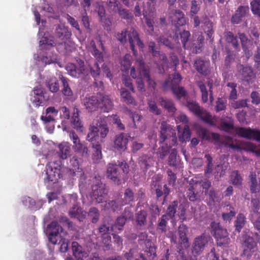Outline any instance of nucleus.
Wrapping results in <instances>:
<instances>
[{"instance_id": "f257e3e1", "label": "nucleus", "mask_w": 260, "mask_h": 260, "mask_svg": "<svg viewBox=\"0 0 260 260\" xmlns=\"http://www.w3.org/2000/svg\"><path fill=\"white\" fill-rule=\"evenodd\" d=\"M116 38L122 44H125L128 41L130 48L135 55L137 53V51L135 49V43L140 49H142L144 47V44L140 39L138 32L133 27L131 28L129 30L123 29L121 32L117 33Z\"/></svg>"}, {"instance_id": "f03ea898", "label": "nucleus", "mask_w": 260, "mask_h": 260, "mask_svg": "<svg viewBox=\"0 0 260 260\" xmlns=\"http://www.w3.org/2000/svg\"><path fill=\"white\" fill-rule=\"evenodd\" d=\"M182 78L181 75L177 72H175L164 81L161 84V87L164 91H167L170 88L171 89L173 94L177 99H180L182 98H185L187 92L184 88L179 86Z\"/></svg>"}, {"instance_id": "7ed1b4c3", "label": "nucleus", "mask_w": 260, "mask_h": 260, "mask_svg": "<svg viewBox=\"0 0 260 260\" xmlns=\"http://www.w3.org/2000/svg\"><path fill=\"white\" fill-rule=\"evenodd\" d=\"M208 229L211 234L215 238L218 246L228 245L229 244L230 239L227 230L223 228L219 222L212 221Z\"/></svg>"}, {"instance_id": "20e7f679", "label": "nucleus", "mask_w": 260, "mask_h": 260, "mask_svg": "<svg viewBox=\"0 0 260 260\" xmlns=\"http://www.w3.org/2000/svg\"><path fill=\"white\" fill-rule=\"evenodd\" d=\"M165 142L170 145H175L177 139L175 129L166 121H162L160 127L159 143L162 144Z\"/></svg>"}, {"instance_id": "39448f33", "label": "nucleus", "mask_w": 260, "mask_h": 260, "mask_svg": "<svg viewBox=\"0 0 260 260\" xmlns=\"http://www.w3.org/2000/svg\"><path fill=\"white\" fill-rule=\"evenodd\" d=\"M91 189L90 196L92 201L95 203H103L105 200L107 194L105 184L95 177L94 179Z\"/></svg>"}, {"instance_id": "423d86ee", "label": "nucleus", "mask_w": 260, "mask_h": 260, "mask_svg": "<svg viewBox=\"0 0 260 260\" xmlns=\"http://www.w3.org/2000/svg\"><path fill=\"white\" fill-rule=\"evenodd\" d=\"M61 162L60 161H54L49 162L47 164L46 169V178L44 179L45 182H56L60 178Z\"/></svg>"}, {"instance_id": "0eeeda50", "label": "nucleus", "mask_w": 260, "mask_h": 260, "mask_svg": "<svg viewBox=\"0 0 260 260\" xmlns=\"http://www.w3.org/2000/svg\"><path fill=\"white\" fill-rule=\"evenodd\" d=\"M106 175L107 178L116 185H119L125 182L123 174L116 163L111 162L108 164Z\"/></svg>"}, {"instance_id": "6e6552de", "label": "nucleus", "mask_w": 260, "mask_h": 260, "mask_svg": "<svg viewBox=\"0 0 260 260\" xmlns=\"http://www.w3.org/2000/svg\"><path fill=\"white\" fill-rule=\"evenodd\" d=\"M211 241H213L212 237L205 232L196 237L192 246V253L196 255L200 254Z\"/></svg>"}, {"instance_id": "1a4fd4ad", "label": "nucleus", "mask_w": 260, "mask_h": 260, "mask_svg": "<svg viewBox=\"0 0 260 260\" xmlns=\"http://www.w3.org/2000/svg\"><path fill=\"white\" fill-rule=\"evenodd\" d=\"M242 238L243 253L247 256H251L257 250V243L254 238L248 234L243 235Z\"/></svg>"}, {"instance_id": "9d476101", "label": "nucleus", "mask_w": 260, "mask_h": 260, "mask_svg": "<svg viewBox=\"0 0 260 260\" xmlns=\"http://www.w3.org/2000/svg\"><path fill=\"white\" fill-rule=\"evenodd\" d=\"M236 134L240 137L247 139H254L260 142V130L250 127H237L235 128Z\"/></svg>"}, {"instance_id": "9b49d317", "label": "nucleus", "mask_w": 260, "mask_h": 260, "mask_svg": "<svg viewBox=\"0 0 260 260\" xmlns=\"http://www.w3.org/2000/svg\"><path fill=\"white\" fill-rule=\"evenodd\" d=\"M129 136L128 134L121 133L115 136L113 141V148L119 152H123L127 148Z\"/></svg>"}, {"instance_id": "f8f14e48", "label": "nucleus", "mask_w": 260, "mask_h": 260, "mask_svg": "<svg viewBox=\"0 0 260 260\" xmlns=\"http://www.w3.org/2000/svg\"><path fill=\"white\" fill-rule=\"evenodd\" d=\"M66 70L68 73L74 77H79L81 75H85L87 73L86 68L84 62L82 60L78 61V65L70 63L66 66Z\"/></svg>"}, {"instance_id": "ddd939ff", "label": "nucleus", "mask_w": 260, "mask_h": 260, "mask_svg": "<svg viewBox=\"0 0 260 260\" xmlns=\"http://www.w3.org/2000/svg\"><path fill=\"white\" fill-rule=\"evenodd\" d=\"M249 8L248 6H240L236 10L231 18V22L234 24H238L244 21L249 15Z\"/></svg>"}, {"instance_id": "4468645a", "label": "nucleus", "mask_w": 260, "mask_h": 260, "mask_svg": "<svg viewBox=\"0 0 260 260\" xmlns=\"http://www.w3.org/2000/svg\"><path fill=\"white\" fill-rule=\"evenodd\" d=\"M49 230L48 240L53 244H56L58 240V234L59 232L62 231V228L58 222L53 221L48 226Z\"/></svg>"}, {"instance_id": "2eb2a0df", "label": "nucleus", "mask_w": 260, "mask_h": 260, "mask_svg": "<svg viewBox=\"0 0 260 260\" xmlns=\"http://www.w3.org/2000/svg\"><path fill=\"white\" fill-rule=\"evenodd\" d=\"M136 63L139 67V76L143 77L144 79L148 83L149 86L155 89L156 83L153 79L151 78L149 72L145 68V63L143 59L137 60Z\"/></svg>"}, {"instance_id": "dca6fc26", "label": "nucleus", "mask_w": 260, "mask_h": 260, "mask_svg": "<svg viewBox=\"0 0 260 260\" xmlns=\"http://www.w3.org/2000/svg\"><path fill=\"white\" fill-rule=\"evenodd\" d=\"M193 67L199 74L206 76L210 73V63L201 58H198L194 61Z\"/></svg>"}, {"instance_id": "f3484780", "label": "nucleus", "mask_w": 260, "mask_h": 260, "mask_svg": "<svg viewBox=\"0 0 260 260\" xmlns=\"http://www.w3.org/2000/svg\"><path fill=\"white\" fill-rule=\"evenodd\" d=\"M84 105L89 112H93L100 108L99 92L96 94L86 97L84 100Z\"/></svg>"}, {"instance_id": "a211bd4d", "label": "nucleus", "mask_w": 260, "mask_h": 260, "mask_svg": "<svg viewBox=\"0 0 260 260\" xmlns=\"http://www.w3.org/2000/svg\"><path fill=\"white\" fill-rule=\"evenodd\" d=\"M239 72L242 77V80L248 83H252L256 77L252 68L249 66L241 65Z\"/></svg>"}, {"instance_id": "6ab92c4d", "label": "nucleus", "mask_w": 260, "mask_h": 260, "mask_svg": "<svg viewBox=\"0 0 260 260\" xmlns=\"http://www.w3.org/2000/svg\"><path fill=\"white\" fill-rule=\"evenodd\" d=\"M70 164L72 167L69 169V175L72 177H82L84 175L82 169L80 167L79 161L76 156H73L70 160Z\"/></svg>"}, {"instance_id": "aec40b11", "label": "nucleus", "mask_w": 260, "mask_h": 260, "mask_svg": "<svg viewBox=\"0 0 260 260\" xmlns=\"http://www.w3.org/2000/svg\"><path fill=\"white\" fill-rule=\"evenodd\" d=\"M100 108L104 112H109L113 108V101L109 95L99 92Z\"/></svg>"}, {"instance_id": "412c9836", "label": "nucleus", "mask_w": 260, "mask_h": 260, "mask_svg": "<svg viewBox=\"0 0 260 260\" xmlns=\"http://www.w3.org/2000/svg\"><path fill=\"white\" fill-rule=\"evenodd\" d=\"M34 96L31 99V101L36 107L42 106L45 101L44 96L45 91L41 87H36L34 90Z\"/></svg>"}, {"instance_id": "4be33fe9", "label": "nucleus", "mask_w": 260, "mask_h": 260, "mask_svg": "<svg viewBox=\"0 0 260 260\" xmlns=\"http://www.w3.org/2000/svg\"><path fill=\"white\" fill-rule=\"evenodd\" d=\"M172 22L176 27L183 26L186 23V18L182 11L180 10H173L171 13Z\"/></svg>"}, {"instance_id": "5701e85b", "label": "nucleus", "mask_w": 260, "mask_h": 260, "mask_svg": "<svg viewBox=\"0 0 260 260\" xmlns=\"http://www.w3.org/2000/svg\"><path fill=\"white\" fill-rule=\"evenodd\" d=\"M190 37V34L189 31L188 30H183L182 31H179V32L176 31L175 35L174 36V39L178 43H179V39H180L182 44L183 45V47L185 49H191L190 46L187 45V42L189 40Z\"/></svg>"}, {"instance_id": "b1692460", "label": "nucleus", "mask_w": 260, "mask_h": 260, "mask_svg": "<svg viewBox=\"0 0 260 260\" xmlns=\"http://www.w3.org/2000/svg\"><path fill=\"white\" fill-rule=\"evenodd\" d=\"M72 248L73 255L77 260H84V258L88 256L87 252L77 242L74 241L72 242Z\"/></svg>"}, {"instance_id": "393cba45", "label": "nucleus", "mask_w": 260, "mask_h": 260, "mask_svg": "<svg viewBox=\"0 0 260 260\" xmlns=\"http://www.w3.org/2000/svg\"><path fill=\"white\" fill-rule=\"evenodd\" d=\"M55 35L57 38L62 41V42L58 43V46H63V48H65V40H67V38L71 35V34L68 31L67 28L64 26L58 25L56 28Z\"/></svg>"}, {"instance_id": "a878e982", "label": "nucleus", "mask_w": 260, "mask_h": 260, "mask_svg": "<svg viewBox=\"0 0 260 260\" xmlns=\"http://www.w3.org/2000/svg\"><path fill=\"white\" fill-rule=\"evenodd\" d=\"M179 140L182 142L189 141L191 136V132L188 124L183 126L179 125L177 126Z\"/></svg>"}, {"instance_id": "bb28decb", "label": "nucleus", "mask_w": 260, "mask_h": 260, "mask_svg": "<svg viewBox=\"0 0 260 260\" xmlns=\"http://www.w3.org/2000/svg\"><path fill=\"white\" fill-rule=\"evenodd\" d=\"M58 113V110L56 109L54 107H49L46 109L45 115H42L41 119L45 123L54 121L55 117L57 115Z\"/></svg>"}, {"instance_id": "cd10ccee", "label": "nucleus", "mask_w": 260, "mask_h": 260, "mask_svg": "<svg viewBox=\"0 0 260 260\" xmlns=\"http://www.w3.org/2000/svg\"><path fill=\"white\" fill-rule=\"evenodd\" d=\"M156 45L154 42H150L148 44L149 51L151 53L152 56L154 57H157L159 59L161 60L162 62L161 66H164L167 63V57L166 54L159 51L156 50Z\"/></svg>"}, {"instance_id": "c85d7f7f", "label": "nucleus", "mask_w": 260, "mask_h": 260, "mask_svg": "<svg viewBox=\"0 0 260 260\" xmlns=\"http://www.w3.org/2000/svg\"><path fill=\"white\" fill-rule=\"evenodd\" d=\"M188 231V226L184 223L181 224L178 230L179 240L181 244H183L185 247L188 246L189 244L188 238L187 234Z\"/></svg>"}, {"instance_id": "c756f323", "label": "nucleus", "mask_w": 260, "mask_h": 260, "mask_svg": "<svg viewBox=\"0 0 260 260\" xmlns=\"http://www.w3.org/2000/svg\"><path fill=\"white\" fill-rule=\"evenodd\" d=\"M59 79L61 82V92L62 94L68 98L72 97L73 95V91L69 85L70 80L63 76H61Z\"/></svg>"}, {"instance_id": "7c9ffc66", "label": "nucleus", "mask_w": 260, "mask_h": 260, "mask_svg": "<svg viewBox=\"0 0 260 260\" xmlns=\"http://www.w3.org/2000/svg\"><path fill=\"white\" fill-rule=\"evenodd\" d=\"M45 84L49 90L52 93H56L59 90V84L55 77L47 78Z\"/></svg>"}, {"instance_id": "2f4dec72", "label": "nucleus", "mask_w": 260, "mask_h": 260, "mask_svg": "<svg viewBox=\"0 0 260 260\" xmlns=\"http://www.w3.org/2000/svg\"><path fill=\"white\" fill-rule=\"evenodd\" d=\"M147 212L144 209H141L136 214V222L137 225L143 227L147 224Z\"/></svg>"}, {"instance_id": "473e14b6", "label": "nucleus", "mask_w": 260, "mask_h": 260, "mask_svg": "<svg viewBox=\"0 0 260 260\" xmlns=\"http://www.w3.org/2000/svg\"><path fill=\"white\" fill-rule=\"evenodd\" d=\"M197 116L200 118L204 122L209 124L211 126H215L216 125L214 121L212 120L211 114L205 110L203 108L200 110L199 114L197 115Z\"/></svg>"}, {"instance_id": "72a5a7b5", "label": "nucleus", "mask_w": 260, "mask_h": 260, "mask_svg": "<svg viewBox=\"0 0 260 260\" xmlns=\"http://www.w3.org/2000/svg\"><path fill=\"white\" fill-rule=\"evenodd\" d=\"M197 116L200 118L204 122L209 124L211 126H215L216 125L214 121L212 120L211 114L205 110L203 108L200 110L199 114L197 115Z\"/></svg>"}, {"instance_id": "f704fd0d", "label": "nucleus", "mask_w": 260, "mask_h": 260, "mask_svg": "<svg viewBox=\"0 0 260 260\" xmlns=\"http://www.w3.org/2000/svg\"><path fill=\"white\" fill-rule=\"evenodd\" d=\"M197 116L200 118L204 122L209 124L211 126H215L216 125L214 121L212 120L211 114L205 110L203 108L200 110L199 114L197 115Z\"/></svg>"}, {"instance_id": "c9c22d12", "label": "nucleus", "mask_w": 260, "mask_h": 260, "mask_svg": "<svg viewBox=\"0 0 260 260\" xmlns=\"http://www.w3.org/2000/svg\"><path fill=\"white\" fill-rule=\"evenodd\" d=\"M58 154L63 159H67L71 152V145L68 142H62L58 145Z\"/></svg>"}, {"instance_id": "e433bc0d", "label": "nucleus", "mask_w": 260, "mask_h": 260, "mask_svg": "<svg viewBox=\"0 0 260 260\" xmlns=\"http://www.w3.org/2000/svg\"><path fill=\"white\" fill-rule=\"evenodd\" d=\"M120 96L122 102L127 105H136L137 102L131 94L125 88H122L120 91Z\"/></svg>"}, {"instance_id": "4c0bfd02", "label": "nucleus", "mask_w": 260, "mask_h": 260, "mask_svg": "<svg viewBox=\"0 0 260 260\" xmlns=\"http://www.w3.org/2000/svg\"><path fill=\"white\" fill-rule=\"evenodd\" d=\"M225 212L222 213V218L224 221L230 222L236 214L235 209L229 204L225 207Z\"/></svg>"}, {"instance_id": "58836bf2", "label": "nucleus", "mask_w": 260, "mask_h": 260, "mask_svg": "<svg viewBox=\"0 0 260 260\" xmlns=\"http://www.w3.org/2000/svg\"><path fill=\"white\" fill-rule=\"evenodd\" d=\"M203 24V29L207 37L210 39L213 40V35L214 32L213 22L208 17H206L204 20Z\"/></svg>"}, {"instance_id": "ea45409f", "label": "nucleus", "mask_w": 260, "mask_h": 260, "mask_svg": "<svg viewBox=\"0 0 260 260\" xmlns=\"http://www.w3.org/2000/svg\"><path fill=\"white\" fill-rule=\"evenodd\" d=\"M224 38L226 42L231 44L235 49H238L239 47L238 38L233 33L230 31H225L223 34Z\"/></svg>"}, {"instance_id": "a19ab883", "label": "nucleus", "mask_w": 260, "mask_h": 260, "mask_svg": "<svg viewBox=\"0 0 260 260\" xmlns=\"http://www.w3.org/2000/svg\"><path fill=\"white\" fill-rule=\"evenodd\" d=\"M169 218L166 214L162 215L158 219L157 224V231L160 234L165 233L167 231V224Z\"/></svg>"}, {"instance_id": "79ce46f5", "label": "nucleus", "mask_w": 260, "mask_h": 260, "mask_svg": "<svg viewBox=\"0 0 260 260\" xmlns=\"http://www.w3.org/2000/svg\"><path fill=\"white\" fill-rule=\"evenodd\" d=\"M135 201L134 192L132 189L128 188L124 190L123 198L122 199V202L120 206H124L128 204Z\"/></svg>"}, {"instance_id": "37998d69", "label": "nucleus", "mask_w": 260, "mask_h": 260, "mask_svg": "<svg viewBox=\"0 0 260 260\" xmlns=\"http://www.w3.org/2000/svg\"><path fill=\"white\" fill-rule=\"evenodd\" d=\"M159 102L160 105L167 110L169 113L174 114L176 111L177 109L172 100L161 98L160 99Z\"/></svg>"}, {"instance_id": "c03bdc74", "label": "nucleus", "mask_w": 260, "mask_h": 260, "mask_svg": "<svg viewBox=\"0 0 260 260\" xmlns=\"http://www.w3.org/2000/svg\"><path fill=\"white\" fill-rule=\"evenodd\" d=\"M79 109L75 107L71 118V122L74 125V127L77 130H79L82 127V122L79 117Z\"/></svg>"}, {"instance_id": "a18cd8bd", "label": "nucleus", "mask_w": 260, "mask_h": 260, "mask_svg": "<svg viewBox=\"0 0 260 260\" xmlns=\"http://www.w3.org/2000/svg\"><path fill=\"white\" fill-rule=\"evenodd\" d=\"M205 158H206V167L204 170L205 176L209 178L213 171V158L210 154H206Z\"/></svg>"}, {"instance_id": "49530a36", "label": "nucleus", "mask_w": 260, "mask_h": 260, "mask_svg": "<svg viewBox=\"0 0 260 260\" xmlns=\"http://www.w3.org/2000/svg\"><path fill=\"white\" fill-rule=\"evenodd\" d=\"M246 217L242 213H239L237 216L236 220L235 221L234 226L235 230L240 233L244 227L246 222Z\"/></svg>"}, {"instance_id": "de8ad7c7", "label": "nucleus", "mask_w": 260, "mask_h": 260, "mask_svg": "<svg viewBox=\"0 0 260 260\" xmlns=\"http://www.w3.org/2000/svg\"><path fill=\"white\" fill-rule=\"evenodd\" d=\"M92 147L94 151L92 155V159L94 162H98L102 157V147L100 144L98 142L96 144H92Z\"/></svg>"}, {"instance_id": "09e8293b", "label": "nucleus", "mask_w": 260, "mask_h": 260, "mask_svg": "<svg viewBox=\"0 0 260 260\" xmlns=\"http://www.w3.org/2000/svg\"><path fill=\"white\" fill-rule=\"evenodd\" d=\"M141 167L147 171L153 166L154 160L152 157L148 155H143L140 158Z\"/></svg>"}, {"instance_id": "8fccbe9b", "label": "nucleus", "mask_w": 260, "mask_h": 260, "mask_svg": "<svg viewBox=\"0 0 260 260\" xmlns=\"http://www.w3.org/2000/svg\"><path fill=\"white\" fill-rule=\"evenodd\" d=\"M89 130L90 132L87 136L86 139L93 144L94 141H96L99 139V129L98 126L93 125L91 126Z\"/></svg>"}, {"instance_id": "3c124183", "label": "nucleus", "mask_w": 260, "mask_h": 260, "mask_svg": "<svg viewBox=\"0 0 260 260\" xmlns=\"http://www.w3.org/2000/svg\"><path fill=\"white\" fill-rule=\"evenodd\" d=\"M73 148L75 152L80 153L83 156H87L88 155L87 146L81 142L76 145H73Z\"/></svg>"}, {"instance_id": "603ef678", "label": "nucleus", "mask_w": 260, "mask_h": 260, "mask_svg": "<svg viewBox=\"0 0 260 260\" xmlns=\"http://www.w3.org/2000/svg\"><path fill=\"white\" fill-rule=\"evenodd\" d=\"M197 85L200 89L202 93V100L204 103H206L208 101V91L206 86L202 81L197 82Z\"/></svg>"}, {"instance_id": "864d4df0", "label": "nucleus", "mask_w": 260, "mask_h": 260, "mask_svg": "<svg viewBox=\"0 0 260 260\" xmlns=\"http://www.w3.org/2000/svg\"><path fill=\"white\" fill-rule=\"evenodd\" d=\"M107 6L109 10L115 13H116L122 7L118 0H107Z\"/></svg>"}, {"instance_id": "5fc2aeb1", "label": "nucleus", "mask_w": 260, "mask_h": 260, "mask_svg": "<svg viewBox=\"0 0 260 260\" xmlns=\"http://www.w3.org/2000/svg\"><path fill=\"white\" fill-rule=\"evenodd\" d=\"M173 145H170L169 143H166L165 145L161 146L158 148V154L159 157L164 159L169 153L171 148Z\"/></svg>"}, {"instance_id": "6e6d98bb", "label": "nucleus", "mask_w": 260, "mask_h": 260, "mask_svg": "<svg viewBox=\"0 0 260 260\" xmlns=\"http://www.w3.org/2000/svg\"><path fill=\"white\" fill-rule=\"evenodd\" d=\"M186 106L190 111L192 112L196 116L199 114L200 110L202 109L198 103L193 101H187Z\"/></svg>"}, {"instance_id": "4d7b16f0", "label": "nucleus", "mask_w": 260, "mask_h": 260, "mask_svg": "<svg viewBox=\"0 0 260 260\" xmlns=\"http://www.w3.org/2000/svg\"><path fill=\"white\" fill-rule=\"evenodd\" d=\"M88 215L91 218V222L95 223L100 219V213L99 210L96 208L91 207L88 212Z\"/></svg>"}, {"instance_id": "13d9d810", "label": "nucleus", "mask_w": 260, "mask_h": 260, "mask_svg": "<svg viewBox=\"0 0 260 260\" xmlns=\"http://www.w3.org/2000/svg\"><path fill=\"white\" fill-rule=\"evenodd\" d=\"M227 106V101L224 98H218L216 101L215 110L216 112L224 111Z\"/></svg>"}, {"instance_id": "bf43d9fd", "label": "nucleus", "mask_w": 260, "mask_h": 260, "mask_svg": "<svg viewBox=\"0 0 260 260\" xmlns=\"http://www.w3.org/2000/svg\"><path fill=\"white\" fill-rule=\"evenodd\" d=\"M230 180L234 185H240L242 184V177L238 171H234L232 172Z\"/></svg>"}, {"instance_id": "052dcab7", "label": "nucleus", "mask_w": 260, "mask_h": 260, "mask_svg": "<svg viewBox=\"0 0 260 260\" xmlns=\"http://www.w3.org/2000/svg\"><path fill=\"white\" fill-rule=\"evenodd\" d=\"M132 57L129 54H126L121 61V70L123 72H126L128 70L131 65Z\"/></svg>"}, {"instance_id": "680f3d73", "label": "nucleus", "mask_w": 260, "mask_h": 260, "mask_svg": "<svg viewBox=\"0 0 260 260\" xmlns=\"http://www.w3.org/2000/svg\"><path fill=\"white\" fill-rule=\"evenodd\" d=\"M229 122L222 121L220 124V129L225 132H229L231 130L234 129V121L231 118H229Z\"/></svg>"}, {"instance_id": "e2e57ef3", "label": "nucleus", "mask_w": 260, "mask_h": 260, "mask_svg": "<svg viewBox=\"0 0 260 260\" xmlns=\"http://www.w3.org/2000/svg\"><path fill=\"white\" fill-rule=\"evenodd\" d=\"M177 206L178 202L177 201H174L171 203L167 210L166 215H167V217H169L170 219H172L174 217L176 213Z\"/></svg>"}, {"instance_id": "0e129e2a", "label": "nucleus", "mask_w": 260, "mask_h": 260, "mask_svg": "<svg viewBox=\"0 0 260 260\" xmlns=\"http://www.w3.org/2000/svg\"><path fill=\"white\" fill-rule=\"evenodd\" d=\"M177 151L175 148L171 150V153L168 159V164L171 167H176L177 166Z\"/></svg>"}, {"instance_id": "69168bd1", "label": "nucleus", "mask_w": 260, "mask_h": 260, "mask_svg": "<svg viewBox=\"0 0 260 260\" xmlns=\"http://www.w3.org/2000/svg\"><path fill=\"white\" fill-rule=\"evenodd\" d=\"M204 38L203 36H199L197 40V44L196 43L193 45V52L196 54L200 53L202 51V48L203 47Z\"/></svg>"}, {"instance_id": "338daca9", "label": "nucleus", "mask_w": 260, "mask_h": 260, "mask_svg": "<svg viewBox=\"0 0 260 260\" xmlns=\"http://www.w3.org/2000/svg\"><path fill=\"white\" fill-rule=\"evenodd\" d=\"M149 210L152 218L156 219L159 216L161 210L156 204H150Z\"/></svg>"}, {"instance_id": "774afa93", "label": "nucleus", "mask_w": 260, "mask_h": 260, "mask_svg": "<svg viewBox=\"0 0 260 260\" xmlns=\"http://www.w3.org/2000/svg\"><path fill=\"white\" fill-rule=\"evenodd\" d=\"M250 6L253 14L260 18V0H252L250 3Z\"/></svg>"}]
</instances>
